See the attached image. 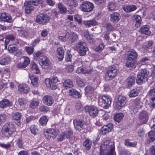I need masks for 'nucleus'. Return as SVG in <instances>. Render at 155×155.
<instances>
[{"instance_id": "obj_1", "label": "nucleus", "mask_w": 155, "mask_h": 155, "mask_svg": "<svg viewBox=\"0 0 155 155\" xmlns=\"http://www.w3.org/2000/svg\"><path fill=\"white\" fill-rule=\"evenodd\" d=\"M114 148V142L106 140L100 146V154L101 155H116Z\"/></svg>"}, {"instance_id": "obj_2", "label": "nucleus", "mask_w": 155, "mask_h": 155, "mask_svg": "<svg viewBox=\"0 0 155 155\" xmlns=\"http://www.w3.org/2000/svg\"><path fill=\"white\" fill-rule=\"evenodd\" d=\"M15 131V126L12 123L5 124L2 129V133L3 135L8 138L11 137Z\"/></svg>"}, {"instance_id": "obj_3", "label": "nucleus", "mask_w": 155, "mask_h": 155, "mask_svg": "<svg viewBox=\"0 0 155 155\" xmlns=\"http://www.w3.org/2000/svg\"><path fill=\"white\" fill-rule=\"evenodd\" d=\"M39 3L38 0H31L26 1L24 4L25 7V11L26 13H30L33 10L34 7L32 5L37 6Z\"/></svg>"}, {"instance_id": "obj_4", "label": "nucleus", "mask_w": 155, "mask_h": 155, "mask_svg": "<svg viewBox=\"0 0 155 155\" xmlns=\"http://www.w3.org/2000/svg\"><path fill=\"white\" fill-rule=\"evenodd\" d=\"M111 102L110 98L107 95H101L100 97L99 105L104 109L108 108L111 104Z\"/></svg>"}, {"instance_id": "obj_5", "label": "nucleus", "mask_w": 155, "mask_h": 155, "mask_svg": "<svg viewBox=\"0 0 155 155\" xmlns=\"http://www.w3.org/2000/svg\"><path fill=\"white\" fill-rule=\"evenodd\" d=\"M45 81L47 87L52 90H55L57 88L56 83L60 81L56 76H54L51 78L45 79Z\"/></svg>"}, {"instance_id": "obj_6", "label": "nucleus", "mask_w": 155, "mask_h": 155, "mask_svg": "<svg viewBox=\"0 0 155 155\" xmlns=\"http://www.w3.org/2000/svg\"><path fill=\"white\" fill-rule=\"evenodd\" d=\"M117 74V69L114 66L110 67L106 74L105 79L106 80H111L115 78Z\"/></svg>"}, {"instance_id": "obj_7", "label": "nucleus", "mask_w": 155, "mask_h": 155, "mask_svg": "<svg viewBox=\"0 0 155 155\" xmlns=\"http://www.w3.org/2000/svg\"><path fill=\"white\" fill-rule=\"evenodd\" d=\"M94 8L93 3L88 1L82 2L80 6V8L81 11L86 12H91Z\"/></svg>"}, {"instance_id": "obj_8", "label": "nucleus", "mask_w": 155, "mask_h": 155, "mask_svg": "<svg viewBox=\"0 0 155 155\" xmlns=\"http://www.w3.org/2000/svg\"><path fill=\"white\" fill-rule=\"evenodd\" d=\"M85 111L88 113L91 117L94 118L97 116L98 110L94 106H86L85 107Z\"/></svg>"}, {"instance_id": "obj_9", "label": "nucleus", "mask_w": 155, "mask_h": 155, "mask_svg": "<svg viewBox=\"0 0 155 155\" xmlns=\"http://www.w3.org/2000/svg\"><path fill=\"white\" fill-rule=\"evenodd\" d=\"M127 102L126 98L122 96H119L115 100V108L119 110L124 106Z\"/></svg>"}, {"instance_id": "obj_10", "label": "nucleus", "mask_w": 155, "mask_h": 155, "mask_svg": "<svg viewBox=\"0 0 155 155\" xmlns=\"http://www.w3.org/2000/svg\"><path fill=\"white\" fill-rule=\"evenodd\" d=\"M77 47L79 49V54L81 56H84L86 54V52L88 50L86 44L83 41H80L76 45Z\"/></svg>"}, {"instance_id": "obj_11", "label": "nucleus", "mask_w": 155, "mask_h": 155, "mask_svg": "<svg viewBox=\"0 0 155 155\" xmlns=\"http://www.w3.org/2000/svg\"><path fill=\"white\" fill-rule=\"evenodd\" d=\"M49 20V17L47 15L43 13L38 15L36 19V21L42 25L45 24L48 22Z\"/></svg>"}, {"instance_id": "obj_12", "label": "nucleus", "mask_w": 155, "mask_h": 155, "mask_svg": "<svg viewBox=\"0 0 155 155\" xmlns=\"http://www.w3.org/2000/svg\"><path fill=\"white\" fill-rule=\"evenodd\" d=\"M73 123L74 127L78 130H81L85 129V125L83 120L76 119L73 120Z\"/></svg>"}, {"instance_id": "obj_13", "label": "nucleus", "mask_w": 155, "mask_h": 155, "mask_svg": "<svg viewBox=\"0 0 155 155\" xmlns=\"http://www.w3.org/2000/svg\"><path fill=\"white\" fill-rule=\"evenodd\" d=\"M66 35L68 41L70 44L75 41L78 38L77 34L73 32H67Z\"/></svg>"}, {"instance_id": "obj_14", "label": "nucleus", "mask_w": 155, "mask_h": 155, "mask_svg": "<svg viewBox=\"0 0 155 155\" xmlns=\"http://www.w3.org/2000/svg\"><path fill=\"white\" fill-rule=\"evenodd\" d=\"M39 58V63L40 65L42 68H46L45 67L49 65V60L47 57L45 56L42 55Z\"/></svg>"}, {"instance_id": "obj_15", "label": "nucleus", "mask_w": 155, "mask_h": 155, "mask_svg": "<svg viewBox=\"0 0 155 155\" xmlns=\"http://www.w3.org/2000/svg\"><path fill=\"white\" fill-rule=\"evenodd\" d=\"M126 54L127 55V58H129L132 60H135L138 56L137 53L133 49H131L127 51Z\"/></svg>"}, {"instance_id": "obj_16", "label": "nucleus", "mask_w": 155, "mask_h": 155, "mask_svg": "<svg viewBox=\"0 0 155 155\" xmlns=\"http://www.w3.org/2000/svg\"><path fill=\"white\" fill-rule=\"evenodd\" d=\"M23 61H21L17 65V67L19 68H25L28 66L30 63V59L28 57L24 56L23 57Z\"/></svg>"}, {"instance_id": "obj_17", "label": "nucleus", "mask_w": 155, "mask_h": 155, "mask_svg": "<svg viewBox=\"0 0 155 155\" xmlns=\"http://www.w3.org/2000/svg\"><path fill=\"white\" fill-rule=\"evenodd\" d=\"M43 102L48 106H51L53 104L54 100L51 96L49 95L44 96L42 99Z\"/></svg>"}, {"instance_id": "obj_18", "label": "nucleus", "mask_w": 155, "mask_h": 155, "mask_svg": "<svg viewBox=\"0 0 155 155\" xmlns=\"http://www.w3.org/2000/svg\"><path fill=\"white\" fill-rule=\"evenodd\" d=\"M145 75L144 70L143 69L137 75L136 80V82L137 84L141 85L143 83V80L144 79Z\"/></svg>"}, {"instance_id": "obj_19", "label": "nucleus", "mask_w": 155, "mask_h": 155, "mask_svg": "<svg viewBox=\"0 0 155 155\" xmlns=\"http://www.w3.org/2000/svg\"><path fill=\"white\" fill-rule=\"evenodd\" d=\"M113 127V124H109L103 126L101 129V133L102 134H105L110 132Z\"/></svg>"}, {"instance_id": "obj_20", "label": "nucleus", "mask_w": 155, "mask_h": 155, "mask_svg": "<svg viewBox=\"0 0 155 155\" xmlns=\"http://www.w3.org/2000/svg\"><path fill=\"white\" fill-rule=\"evenodd\" d=\"M121 18L120 14L117 12H114L110 15V20L115 23L118 22Z\"/></svg>"}, {"instance_id": "obj_21", "label": "nucleus", "mask_w": 155, "mask_h": 155, "mask_svg": "<svg viewBox=\"0 0 155 155\" xmlns=\"http://www.w3.org/2000/svg\"><path fill=\"white\" fill-rule=\"evenodd\" d=\"M83 23L86 27H90L98 25V22L95 20L92 19L89 20L84 21Z\"/></svg>"}, {"instance_id": "obj_22", "label": "nucleus", "mask_w": 155, "mask_h": 155, "mask_svg": "<svg viewBox=\"0 0 155 155\" xmlns=\"http://www.w3.org/2000/svg\"><path fill=\"white\" fill-rule=\"evenodd\" d=\"M69 95L73 97L78 98L81 97L80 93L74 89H71L69 90Z\"/></svg>"}, {"instance_id": "obj_23", "label": "nucleus", "mask_w": 155, "mask_h": 155, "mask_svg": "<svg viewBox=\"0 0 155 155\" xmlns=\"http://www.w3.org/2000/svg\"><path fill=\"white\" fill-rule=\"evenodd\" d=\"M18 89L21 92L26 93L28 92L29 90V87L26 84H21L18 86Z\"/></svg>"}, {"instance_id": "obj_24", "label": "nucleus", "mask_w": 155, "mask_h": 155, "mask_svg": "<svg viewBox=\"0 0 155 155\" xmlns=\"http://www.w3.org/2000/svg\"><path fill=\"white\" fill-rule=\"evenodd\" d=\"M132 19L134 22L136 23L135 26L136 27H139L140 25L141 17L139 15H134L133 16Z\"/></svg>"}, {"instance_id": "obj_25", "label": "nucleus", "mask_w": 155, "mask_h": 155, "mask_svg": "<svg viewBox=\"0 0 155 155\" xmlns=\"http://www.w3.org/2000/svg\"><path fill=\"white\" fill-rule=\"evenodd\" d=\"M29 77L31 79V83L32 85L34 87L36 86L38 84V77L30 74H29Z\"/></svg>"}, {"instance_id": "obj_26", "label": "nucleus", "mask_w": 155, "mask_h": 155, "mask_svg": "<svg viewBox=\"0 0 155 155\" xmlns=\"http://www.w3.org/2000/svg\"><path fill=\"white\" fill-rule=\"evenodd\" d=\"M63 86L64 88L67 89L69 88H71L73 87L72 81L70 79L65 80L63 83Z\"/></svg>"}, {"instance_id": "obj_27", "label": "nucleus", "mask_w": 155, "mask_h": 155, "mask_svg": "<svg viewBox=\"0 0 155 155\" xmlns=\"http://www.w3.org/2000/svg\"><path fill=\"white\" fill-rule=\"evenodd\" d=\"M135 84V78L131 76L128 77L127 79V84L128 88L133 86Z\"/></svg>"}, {"instance_id": "obj_28", "label": "nucleus", "mask_w": 155, "mask_h": 155, "mask_svg": "<svg viewBox=\"0 0 155 155\" xmlns=\"http://www.w3.org/2000/svg\"><path fill=\"white\" fill-rule=\"evenodd\" d=\"M90 70L89 67L86 68H81L79 67L78 68L76 71V72L77 73H83L84 74L89 73L90 72Z\"/></svg>"}, {"instance_id": "obj_29", "label": "nucleus", "mask_w": 155, "mask_h": 155, "mask_svg": "<svg viewBox=\"0 0 155 155\" xmlns=\"http://www.w3.org/2000/svg\"><path fill=\"white\" fill-rule=\"evenodd\" d=\"M11 104L10 101L7 99H4L0 102V107L1 108L9 107Z\"/></svg>"}, {"instance_id": "obj_30", "label": "nucleus", "mask_w": 155, "mask_h": 155, "mask_svg": "<svg viewBox=\"0 0 155 155\" xmlns=\"http://www.w3.org/2000/svg\"><path fill=\"white\" fill-rule=\"evenodd\" d=\"M78 0H64L65 4L69 6H74L75 7L78 5Z\"/></svg>"}, {"instance_id": "obj_31", "label": "nucleus", "mask_w": 155, "mask_h": 155, "mask_svg": "<svg viewBox=\"0 0 155 155\" xmlns=\"http://www.w3.org/2000/svg\"><path fill=\"white\" fill-rule=\"evenodd\" d=\"M30 68L31 71L34 73L38 74L40 72L39 70L38 69L37 65L34 62H31L30 65Z\"/></svg>"}, {"instance_id": "obj_32", "label": "nucleus", "mask_w": 155, "mask_h": 155, "mask_svg": "<svg viewBox=\"0 0 155 155\" xmlns=\"http://www.w3.org/2000/svg\"><path fill=\"white\" fill-rule=\"evenodd\" d=\"M21 116V113L18 112L15 113L12 116L13 119L17 121V123L16 124L18 125H19L20 124V121Z\"/></svg>"}, {"instance_id": "obj_33", "label": "nucleus", "mask_w": 155, "mask_h": 155, "mask_svg": "<svg viewBox=\"0 0 155 155\" xmlns=\"http://www.w3.org/2000/svg\"><path fill=\"white\" fill-rule=\"evenodd\" d=\"M3 22H6L8 23H11L12 21V17L9 14L4 12Z\"/></svg>"}, {"instance_id": "obj_34", "label": "nucleus", "mask_w": 155, "mask_h": 155, "mask_svg": "<svg viewBox=\"0 0 155 155\" xmlns=\"http://www.w3.org/2000/svg\"><path fill=\"white\" fill-rule=\"evenodd\" d=\"M64 50L62 47H59L57 49V52L59 56V58L61 60L64 58Z\"/></svg>"}, {"instance_id": "obj_35", "label": "nucleus", "mask_w": 155, "mask_h": 155, "mask_svg": "<svg viewBox=\"0 0 155 155\" xmlns=\"http://www.w3.org/2000/svg\"><path fill=\"white\" fill-rule=\"evenodd\" d=\"M124 117V114L121 113H119L115 114L114 115V120L119 122Z\"/></svg>"}, {"instance_id": "obj_36", "label": "nucleus", "mask_w": 155, "mask_h": 155, "mask_svg": "<svg viewBox=\"0 0 155 155\" xmlns=\"http://www.w3.org/2000/svg\"><path fill=\"white\" fill-rule=\"evenodd\" d=\"M116 5L115 3L113 2H109L107 5V8L108 11H112L115 8Z\"/></svg>"}, {"instance_id": "obj_37", "label": "nucleus", "mask_w": 155, "mask_h": 155, "mask_svg": "<svg viewBox=\"0 0 155 155\" xmlns=\"http://www.w3.org/2000/svg\"><path fill=\"white\" fill-rule=\"evenodd\" d=\"M83 145L87 150H89L91 147L92 142L89 139H87L83 143Z\"/></svg>"}, {"instance_id": "obj_38", "label": "nucleus", "mask_w": 155, "mask_h": 155, "mask_svg": "<svg viewBox=\"0 0 155 155\" xmlns=\"http://www.w3.org/2000/svg\"><path fill=\"white\" fill-rule=\"evenodd\" d=\"M140 101L138 99H136L133 101V107L135 110H137L140 108Z\"/></svg>"}, {"instance_id": "obj_39", "label": "nucleus", "mask_w": 155, "mask_h": 155, "mask_svg": "<svg viewBox=\"0 0 155 155\" xmlns=\"http://www.w3.org/2000/svg\"><path fill=\"white\" fill-rule=\"evenodd\" d=\"M48 119L45 116H42L39 120V122L42 126L45 125L48 121Z\"/></svg>"}, {"instance_id": "obj_40", "label": "nucleus", "mask_w": 155, "mask_h": 155, "mask_svg": "<svg viewBox=\"0 0 155 155\" xmlns=\"http://www.w3.org/2000/svg\"><path fill=\"white\" fill-rule=\"evenodd\" d=\"M127 61L126 63V66L128 68L133 67L135 64L134 60H132L129 58H127Z\"/></svg>"}, {"instance_id": "obj_41", "label": "nucleus", "mask_w": 155, "mask_h": 155, "mask_svg": "<svg viewBox=\"0 0 155 155\" xmlns=\"http://www.w3.org/2000/svg\"><path fill=\"white\" fill-rule=\"evenodd\" d=\"M58 8L61 14L65 13L67 11L66 8L61 3H58Z\"/></svg>"}, {"instance_id": "obj_42", "label": "nucleus", "mask_w": 155, "mask_h": 155, "mask_svg": "<svg viewBox=\"0 0 155 155\" xmlns=\"http://www.w3.org/2000/svg\"><path fill=\"white\" fill-rule=\"evenodd\" d=\"M149 139L150 142H152L155 140V132L153 131H150L148 133Z\"/></svg>"}, {"instance_id": "obj_43", "label": "nucleus", "mask_w": 155, "mask_h": 155, "mask_svg": "<svg viewBox=\"0 0 155 155\" xmlns=\"http://www.w3.org/2000/svg\"><path fill=\"white\" fill-rule=\"evenodd\" d=\"M137 9V7L135 5H128L126 6L125 11L130 12L135 10Z\"/></svg>"}, {"instance_id": "obj_44", "label": "nucleus", "mask_w": 155, "mask_h": 155, "mask_svg": "<svg viewBox=\"0 0 155 155\" xmlns=\"http://www.w3.org/2000/svg\"><path fill=\"white\" fill-rule=\"evenodd\" d=\"M17 50L18 48L17 46L15 45H10L8 48V50L11 53H14Z\"/></svg>"}, {"instance_id": "obj_45", "label": "nucleus", "mask_w": 155, "mask_h": 155, "mask_svg": "<svg viewBox=\"0 0 155 155\" xmlns=\"http://www.w3.org/2000/svg\"><path fill=\"white\" fill-rule=\"evenodd\" d=\"M10 61V58L8 57L3 58L0 60V64L5 65L8 64Z\"/></svg>"}, {"instance_id": "obj_46", "label": "nucleus", "mask_w": 155, "mask_h": 155, "mask_svg": "<svg viewBox=\"0 0 155 155\" xmlns=\"http://www.w3.org/2000/svg\"><path fill=\"white\" fill-rule=\"evenodd\" d=\"M148 105L151 108H154L155 107V97H150L149 100Z\"/></svg>"}, {"instance_id": "obj_47", "label": "nucleus", "mask_w": 155, "mask_h": 155, "mask_svg": "<svg viewBox=\"0 0 155 155\" xmlns=\"http://www.w3.org/2000/svg\"><path fill=\"white\" fill-rule=\"evenodd\" d=\"M125 144L127 146L134 147L137 145L136 142H131L128 139L125 140Z\"/></svg>"}, {"instance_id": "obj_48", "label": "nucleus", "mask_w": 155, "mask_h": 155, "mask_svg": "<svg viewBox=\"0 0 155 155\" xmlns=\"http://www.w3.org/2000/svg\"><path fill=\"white\" fill-rule=\"evenodd\" d=\"M5 43L6 44H8L10 41H13L15 39L14 37L12 35L6 36L5 37Z\"/></svg>"}, {"instance_id": "obj_49", "label": "nucleus", "mask_w": 155, "mask_h": 155, "mask_svg": "<svg viewBox=\"0 0 155 155\" xmlns=\"http://www.w3.org/2000/svg\"><path fill=\"white\" fill-rule=\"evenodd\" d=\"M138 94V91L137 89H134L132 90L129 95L130 97H134L137 96Z\"/></svg>"}, {"instance_id": "obj_50", "label": "nucleus", "mask_w": 155, "mask_h": 155, "mask_svg": "<svg viewBox=\"0 0 155 155\" xmlns=\"http://www.w3.org/2000/svg\"><path fill=\"white\" fill-rule=\"evenodd\" d=\"M51 134V136L53 137H55L59 133V130L57 129H49Z\"/></svg>"}, {"instance_id": "obj_51", "label": "nucleus", "mask_w": 155, "mask_h": 155, "mask_svg": "<svg viewBox=\"0 0 155 155\" xmlns=\"http://www.w3.org/2000/svg\"><path fill=\"white\" fill-rule=\"evenodd\" d=\"M104 48V46L102 44H100L99 45L96 46L94 48V49L96 51L100 52L102 51Z\"/></svg>"}, {"instance_id": "obj_52", "label": "nucleus", "mask_w": 155, "mask_h": 155, "mask_svg": "<svg viewBox=\"0 0 155 155\" xmlns=\"http://www.w3.org/2000/svg\"><path fill=\"white\" fill-rule=\"evenodd\" d=\"M3 77L8 78L9 77V70L8 68L4 69L3 71Z\"/></svg>"}, {"instance_id": "obj_53", "label": "nucleus", "mask_w": 155, "mask_h": 155, "mask_svg": "<svg viewBox=\"0 0 155 155\" xmlns=\"http://www.w3.org/2000/svg\"><path fill=\"white\" fill-rule=\"evenodd\" d=\"M18 34L19 36L22 37H26L28 34L27 32L24 30H18Z\"/></svg>"}, {"instance_id": "obj_54", "label": "nucleus", "mask_w": 155, "mask_h": 155, "mask_svg": "<svg viewBox=\"0 0 155 155\" xmlns=\"http://www.w3.org/2000/svg\"><path fill=\"white\" fill-rule=\"evenodd\" d=\"M39 102L37 101H33L30 103L29 106L30 107L34 108L38 105Z\"/></svg>"}, {"instance_id": "obj_55", "label": "nucleus", "mask_w": 155, "mask_h": 155, "mask_svg": "<svg viewBox=\"0 0 155 155\" xmlns=\"http://www.w3.org/2000/svg\"><path fill=\"white\" fill-rule=\"evenodd\" d=\"M0 146L6 149H8L11 147V145L9 143L5 144L2 143H0Z\"/></svg>"}, {"instance_id": "obj_56", "label": "nucleus", "mask_w": 155, "mask_h": 155, "mask_svg": "<svg viewBox=\"0 0 155 155\" xmlns=\"http://www.w3.org/2000/svg\"><path fill=\"white\" fill-rule=\"evenodd\" d=\"M65 135L64 132L61 133L58 137V140L59 141H61L64 139L65 138Z\"/></svg>"}, {"instance_id": "obj_57", "label": "nucleus", "mask_w": 155, "mask_h": 155, "mask_svg": "<svg viewBox=\"0 0 155 155\" xmlns=\"http://www.w3.org/2000/svg\"><path fill=\"white\" fill-rule=\"evenodd\" d=\"M7 115L5 114H0V124L5 122L6 120Z\"/></svg>"}, {"instance_id": "obj_58", "label": "nucleus", "mask_w": 155, "mask_h": 155, "mask_svg": "<svg viewBox=\"0 0 155 155\" xmlns=\"http://www.w3.org/2000/svg\"><path fill=\"white\" fill-rule=\"evenodd\" d=\"M84 90L85 92L87 93H92L94 91V88L90 86H87Z\"/></svg>"}, {"instance_id": "obj_59", "label": "nucleus", "mask_w": 155, "mask_h": 155, "mask_svg": "<svg viewBox=\"0 0 155 155\" xmlns=\"http://www.w3.org/2000/svg\"><path fill=\"white\" fill-rule=\"evenodd\" d=\"M18 101L19 104L21 105H25L26 104L27 100L24 98H20L18 99Z\"/></svg>"}, {"instance_id": "obj_60", "label": "nucleus", "mask_w": 155, "mask_h": 155, "mask_svg": "<svg viewBox=\"0 0 155 155\" xmlns=\"http://www.w3.org/2000/svg\"><path fill=\"white\" fill-rule=\"evenodd\" d=\"M34 48L32 47H26L25 49L28 54H32L34 51Z\"/></svg>"}, {"instance_id": "obj_61", "label": "nucleus", "mask_w": 155, "mask_h": 155, "mask_svg": "<svg viewBox=\"0 0 155 155\" xmlns=\"http://www.w3.org/2000/svg\"><path fill=\"white\" fill-rule=\"evenodd\" d=\"M72 56L70 52L68 51L66 55V61H71V60Z\"/></svg>"}, {"instance_id": "obj_62", "label": "nucleus", "mask_w": 155, "mask_h": 155, "mask_svg": "<svg viewBox=\"0 0 155 155\" xmlns=\"http://www.w3.org/2000/svg\"><path fill=\"white\" fill-rule=\"evenodd\" d=\"M45 135L46 138L47 140H49L51 136V134L49 129H48L45 132Z\"/></svg>"}, {"instance_id": "obj_63", "label": "nucleus", "mask_w": 155, "mask_h": 155, "mask_svg": "<svg viewBox=\"0 0 155 155\" xmlns=\"http://www.w3.org/2000/svg\"><path fill=\"white\" fill-rule=\"evenodd\" d=\"M9 9L11 12L13 13H17L18 12V9L13 6H11Z\"/></svg>"}, {"instance_id": "obj_64", "label": "nucleus", "mask_w": 155, "mask_h": 155, "mask_svg": "<svg viewBox=\"0 0 155 155\" xmlns=\"http://www.w3.org/2000/svg\"><path fill=\"white\" fill-rule=\"evenodd\" d=\"M30 130L31 132L34 134H36L38 130V129L34 125H32L30 127Z\"/></svg>"}]
</instances>
